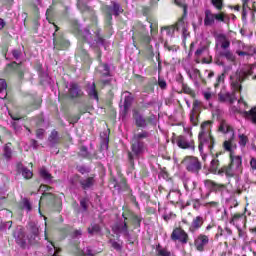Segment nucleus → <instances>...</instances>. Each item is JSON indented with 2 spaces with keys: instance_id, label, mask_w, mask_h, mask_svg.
<instances>
[{
  "instance_id": "nucleus-1",
  "label": "nucleus",
  "mask_w": 256,
  "mask_h": 256,
  "mask_svg": "<svg viewBox=\"0 0 256 256\" xmlns=\"http://www.w3.org/2000/svg\"><path fill=\"white\" fill-rule=\"evenodd\" d=\"M247 77V73L245 70H237L235 74L230 76V85L231 92H220L218 94V99L221 103H228L229 105H233L235 101H237V93H241V83L245 81Z\"/></svg>"
},
{
  "instance_id": "nucleus-2",
  "label": "nucleus",
  "mask_w": 256,
  "mask_h": 256,
  "mask_svg": "<svg viewBox=\"0 0 256 256\" xmlns=\"http://www.w3.org/2000/svg\"><path fill=\"white\" fill-rule=\"evenodd\" d=\"M73 32L75 33V35H77L80 41H85V43H88V45H90L92 49H96L97 47H104V49L107 50V47H109L110 45L109 42L101 37V30H97L96 39L93 40V35H91L89 28L81 30V26H79V23L74 22Z\"/></svg>"
},
{
  "instance_id": "nucleus-3",
  "label": "nucleus",
  "mask_w": 256,
  "mask_h": 256,
  "mask_svg": "<svg viewBox=\"0 0 256 256\" xmlns=\"http://www.w3.org/2000/svg\"><path fill=\"white\" fill-rule=\"evenodd\" d=\"M13 237L17 245L22 247V249H25L27 245H33V243L37 241V237H39V228L37 227V224L31 222L29 224V233L25 236L23 227L18 226L13 233Z\"/></svg>"
},
{
  "instance_id": "nucleus-4",
  "label": "nucleus",
  "mask_w": 256,
  "mask_h": 256,
  "mask_svg": "<svg viewBox=\"0 0 256 256\" xmlns=\"http://www.w3.org/2000/svg\"><path fill=\"white\" fill-rule=\"evenodd\" d=\"M198 141L200 153H203V147H207L209 151L213 150L215 139L211 136V121H206L201 124Z\"/></svg>"
},
{
  "instance_id": "nucleus-5",
  "label": "nucleus",
  "mask_w": 256,
  "mask_h": 256,
  "mask_svg": "<svg viewBox=\"0 0 256 256\" xmlns=\"http://www.w3.org/2000/svg\"><path fill=\"white\" fill-rule=\"evenodd\" d=\"M219 131L220 133H231V136L228 140H225L223 143V148L231 155H235V151L237 150V144H235L233 141H235V130L232 128L227 121L222 120L219 125Z\"/></svg>"
},
{
  "instance_id": "nucleus-6",
  "label": "nucleus",
  "mask_w": 256,
  "mask_h": 256,
  "mask_svg": "<svg viewBox=\"0 0 256 256\" xmlns=\"http://www.w3.org/2000/svg\"><path fill=\"white\" fill-rule=\"evenodd\" d=\"M217 23H227V14L213 13L211 9L204 10V27H215Z\"/></svg>"
},
{
  "instance_id": "nucleus-7",
  "label": "nucleus",
  "mask_w": 256,
  "mask_h": 256,
  "mask_svg": "<svg viewBox=\"0 0 256 256\" xmlns=\"http://www.w3.org/2000/svg\"><path fill=\"white\" fill-rule=\"evenodd\" d=\"M216 47H221L223 51L219 52L220 57H225L227 61H235V55L231 53L229 47H231V41L225 34H219L216 37Z\"/></svg>"
},
{
  "instance_id": "nucleus-8",
  "label": "nucleus",
  "mask_w": 256,
  "mask_h": 256,
  "mask_svg": "<svg viewBox=\"0 0 256 256\" xmlns=\"http://www.w3.org/2000/svg\"><path fill=\"white\" fill-rule=\"evenodd\" d=\"M230 165L222 168V173H225L227 177H233L237 173L241 172V165H243V160L241 156L232 154L230 155Z\"/></svg>"
},
{
  "instance_id": "nucleus-9",
  "label": "nucleus",
  "mask_w": 256,
  "mask_h": 256,
  "mask_svg": "<svg viewBox=\"0 0 256 256\" xmlns=\"http://www.w3.org/2000/svg\"><path fill=\"white\" fill-rule=\"evenodd\" d=\"M147 137H149V133L147 132H140L134 135L132 152L134 153V155H136V157H139V155H141V153H143L145 149V145L143 144V142L140 141V139H147Z\"/></svg>"
},
{
  "instance_id": "nucleus-10",
  "label": "nucleus",
  "mask_w": 256,
  "mask_h": 256,
  "mask_svg": "<svg viewBox=\"0 0 256 256\" xmlns=\"http://www.w3.org/2000/svg\"><path fill=\"white\" fill-rule=\"evenodd\" d=\"M176 145L180 149H191L195 151V140L193 136L180 135L176 137Z\"/></svg>"
},
{
  "instance_id": "nucleus-11",
  "label": "nucleus",
  "mask_w": 256,
  "mask_h": 256,
  "mask_svg": "<svg viewBox=\"0 0 256 256\" xmlns=\"http://www.w3.org/2000/svg\"><path fill=\"white\" fill-rule=\"evenodd\" d=\"M183 163L189 173H199V170L201 169V162L197 157L187 156L183 160Z\"/></svg>"
},
{
  "instance_id": "nucleus-12",
  "label": "nucleus",
  "mask_w": 256,
  "mask_h": 256,
  "mask_svg": "<svg viewBox=\"0 0 256 256\" xmlns=\"http://www.w3.org/2000/svg\"><path fill=\"white\" fill-rule=\"evenodd\" d=\"M204 187L208 193L205 196L201 195L202 199H207L211 193H222L223 189H225L224 185L217 184L212 180H204Z\"/></svg>"
},
{
  "instance_id": "nucleus-13",
  "label": "nucleus",
  "mask_w": 256,
  "mask_h": 256,
  "mask_svg": "<svg viewBox=\"0 0 256 256\" xmlns=\"http://www.w3.org/2000/svg\"><path fill=\"white\" fill-rule=\"evenodd\" d=\"M171 240L179 241V243L182 245H187V243H189V234H187V232L181 228H175L172 231Z\"/></svg>"
},
{
  "instance_id": "nucleus-14",
  "label": "nucleus",
  "mask_w": 256,
  "mask_h": 256,
  "mask_svg": "<svg viewBox=\"0 0 256 256\" xmlns=\"http://www.w3.org/2000/svg\"><path fill=\"white\" fill-rule=\"evenodd\" d=\"M105 12L107 14L108 22L111 23V20L113 19V15H115V17H119V15H121V13H123V8L121 7V5L119 3L112 2L111 6L105 7Z\"/></svg>"
},
{
  "instance_id": "nucleus-15",
  "label": "nucleus",
  "mask_w": 256,
  "mask_h": 256,
  "mask_svg": "<svg viewBox=\"0 0 256 256\" xmlns=\"http://www.w3.org/2000/svg\"><path fill=\"white\" fill-rule=\"evenodd\" d=\"M230 223L235 225L237 230L241 233V229L245 228L247 225V216L244 213L234 214Z\"/></svg>"
},
{
  "instance_id": "nucleus-16",
  "label": "nucleus",
  "mask_w": 256,
  "mask_h": 256,
  "mask_svg": "<svg viewBox=\"0 0 256 256\" xmlns=\"http://www.w3.org/2000/svg\"><path fill=\"white\" fill-rule=\"evenodd\" d=\"M209 245V236L205 234H199L195 239H194V247H196L197 251H205V247Z\"/></svg>"
},
{
  "instance_id": "nucleus-17",
  "label": "nucleus",
  "mask_w": 256,
  "mask_h": 256,
  "mask_svg": "<svg viewBox=\"0 0 256 256\" xmlns=\"http://www.w3.org/2000/svg\"><path fill=\"white\" fill-rule=\"evenodd\" d=\"M83 95V90H81V87H79V85L75 83L70 84V87L68 89V97H70V99H81Z\"/></svg>"
},
{
  "instance_id": "nucleus-18",
  "label": "nucleus",
  "mask_w": 256,
  "mask_h": 256,
  "mask_svg": "<svg viewBox=\"0 0 256 256\" xmlns=\"http://www.w3.org/2000/svg\"><path fill=\"white\" fill-rule=\"evenodd\" d=\"M69 40L65 39L63 35L54 34V47L55 49H67L69 48Z\"/></svg>"
},
{
  "instance_id": "nucleus-19",
  "label": "nucleus",
  "mask_w": 256,
  "mask_h": 256,
  "mask_svg": "<svg viewBox=\"0 0 256 256\" xmlns=\"http://www.w3.org/2000/svg\"><path fill=\"white\" fill-rule=\"evenodd\" d=\"M95 183L96 180L93 176L82 178L79 180V184L84 191H89L90 189H93Z\"/></svg>"
},
{
  "instance_id": "nucleus-20",
  "label": "nucleus",
  "mask_w": 256,
  "mask_h": 256,
  "mask_svg": "<svg viewBox=\"0 0 256 256\" xmlns=\"http://www.w3.org/2000/svg\"><path fill=\"white\" fill-rule=\"evenodd\" d=\"M185 17L186 16L183 15V17H181L174 26L175 31L181 32L184 39L189 35V31L187 30V24H185Z\"/></svg>"
},
{
  "instance_id": "nucleus-21",
  "label": "nucleus",
  "mask_w": 256,
  "mask_h": 256,
  "mask_svg": "<svg viewBox=\"0 0 256 256\" xmlns=\"http://www.w3.org/2000/svg\"><path fill=\"white\" fill-rule=\"evenodd\" d=\"M204 220L202 216H196L193 220L192 223L189 227V232L190 233H197L199 229L203 227Z\"/></svg>"
},
{
  "instance_id": "nucleus-22",
  "label": "nucleus",
  "mask_w": 256,
  "mask_h": 256,
  "mask_svg": "<svg viewBox=\"0 0 256 256\" xmlns=\"http://www.w3.org/2000/svg\"><path fill=\"white\" fill-rule=\"evenodd\" d=\"M185 71H186L189 79L194 81V83H198L199 79H201V71H199V69H197V68H185Z\"/></svg>"
},
{
  "instance_id": "nucleus-23",
  "label": "nucleus",
  "mask_w": 256,
  "mask_h": 256,
  "mask_svg": "<svg viewBox=\"0 0 256 256\" xmlns=\"http://www.w3.org/2000/svg\"><path fill=\"white\" fill-rule=\"evenodd\" d=\"M114 233L116 235H123L124 237H129V229L127 228V223L123 222L117 224L113 227Z\"/></svg>"
},
{
  "instance_id": "nucleus-24",
  "label": "nucleus",
  "mask_w": 256,
  "mask_h": 256,
  "mask_svg": "<svg viewBox=\"0 0 256 256\" xmlns=\"http://www.w3.org/2000/svg\"><path fill=\"white\" fill-rule=\"evenodd\" d=\"M18 173H21L24 179H31L33 177V172L29 170L27 167L23 166V164L17 165Z\"/></svg>"
},
{
  "instance_id": "nucleus-25",
  "label": "nucleus",
  "mask_w": 256,
  "mask_h": 256,
  "mask_svg": "<svg viewBox=\"0 0 256 256\" xmlns=\"http://www.w3.org/2000/svg\"><path fill=\"white\" fill-rule=\"evenodd\" d=\"M183 185L185 190L189 193V191H195V189L197 188V182L193 181L190 178H186L183 181Z\"/></svg>"
},
{
  "instance_id": "nucleus-26",
  "label": "nucleus",
  "mask_w": 256,
  "mask_h": 256,
  "mask_svg": "<svg viewBox=\"0 0 256 256\" xmlns=\"http://www.w3.org/2000/svg\"><path fill=\"white\" fill-rule=\"evenodd\" d=\"M89 97L91 99H95V101H99V95L97 94V88L95 87V83L90 84L86 89Z\"/></svg>"
},
{
  "instance_id": "nucleus-27",
  "label": "nucleus",
  "mask_w": 256,
  "mask_h": 256,
  "mask_svg": "<svg viewBox=\"0 0 256 256\" xmlns=\"http://www.w3.org/2000/svg\"><path fill=\"white\" fill-rule=\"evenodd\" d=\"M98 73H101L102 77H110L111 70L108 64H99L97 68Z\"/></svg>"
},
{
  "instance_id": "nucleus-28",
  "label": "nucleus",
  "mask_w": 256,
  "mask_h": 256,
  "mask_svg": "<svg viewBox=\"0 0 256 256\" xmlns=\"http://www.w3.org/2000/svg\"><path fill=\"white\" fill-rule=\"evenodd\" d=\"M40 177L45 181V183H53V176L47 169L41 168L40 171Z\"/></svg>"
},
{
  "instance_id": "nucleus-29",
  "label": "nucleus",
  "mask_w": 256,
  "mask_h": 256,
  "mask_svg": "<svg viewBox=\"0 0 256 256\" xmlns=\"http://www.w3.org/2000/svg\"><path fill=\"white\" fill-rule=\"evenodd\" d=\"M79 156L83 157L84 159H93L94 157L97 158L95 154H91L89 152V150L87 149V146L80 147Z\"/></svg>"
},
{
  "instance_id": "nucleus-30",
  "label": "nucleus",
  "mask_w": 256,
  "mask_h": 256,
  "mask_svg": "<svg viewBox=\"0 0 256 256\" xmlns=\"http://www.w3.org/2000/svg\"><path fill=\"white\" fill-rule=\"evenodd\" d=\"M179 197H181V193L178 190H172L167 195V199L170 200V203H177Z\"/></svg>"
},
{
  "instance_id": "nucleus-31",
  "label": "nucleus",
  "mask_w": 256,
  "mask_h": 256,
  "mask_svg": "<svg viewBox=\"0 0 256 256\" xmlns=\"http://www.w3.org/2000/svg\"><path fill=\"white\" fill-rule=\"evenodd\" d=\"M7 98V82L5 79H0V99Z\"/></svg>"
},
{
  "instance_id": "nucleus-32",
  "label": "nucleus",
  "mask_w": 256,
  "mask_h": 256,
  "mask_svg": "<svg viewBox=\"0 0 256 256\" xmlns=\"http://www.w3.org/2000/svg\"><path fill=\"white\" fill-rule=\"evenodd\" d=\"M11 118L13 120L12 122V128L14 129L15 133H21V129H22V126L21 124L19 123L20 119L19 117L17 116H13L11 115Z\"/></svg>"
},
{
  "instance_id": "nucleus-33",
  "label": "nucleus",
  "mask_w": 256,
  "mask_h": 256,
  "mask_svg": "<svg viewBox=\"0 0 256 256\" xmlns=\"http://www.w3.org/2000/svg\"><path fill=\"white\" fill-rule=\"evenodd\" d=\"M39 77H40V83L42 85H49L51 83V77H49V74L47 72L40 71Z\"/></svg>"
},
{
  "instance_id": "nucleus-34",
  "label": "nucleus",
  "mask_w": 256,
  "mask_h": 256,
  "mask_svg": "<svg viewBox=\"0 0 256 256\" xmlns=\"http://www.w3.org/2000/svg\"><path fill=\"white\" fill-rule=\"evenodd\" d=\"M134 119L137 127H145L147 122L143 119V116H140L139 112H134Z\"/></svg>"
},
{
  "instance_id": "nucleus-35",
  "label": "nucleus",
  "mask_w": 256,
  "mask_h": 256,
  "mask_svg": "<svg viewBox=\"0 0 256 256\" xmlns=\"http://www.w3.org/2000/svg\"><path fill=\"white\" fill-rule=\"evenodd\" d=\"M161 32L166 37H173L175 35V26L162 27Z\"/></svg>"
},
{
  "instance_id": "nucleus-36",
  "label": "nucleus",
  "mask_w": 256,
  "mask_h": 256,
  "mask_svg": "<svg viewBox=\"0 0 256 256\" xmlns=\"http://www.w3.org/2000/svg\"><path fill=\"white\" fill-rule=\"evenodd\" d=\"M48 141L52 144V145H56V143L59 142V133L57 131H52L49 138H48Z\"/></svg>"
},
{
  "instance_id": "nucleus-37",
  "label": "nucleus",
  "mask_w": 256,
  "mask_h": 256,
  "mask_svg": "<svg viewBox=\"0 0 256 256\" xmlns=\"http://www.w3.org/2000/svg\"><path fill=\"white\" fill-rule=\"evenodd\" d=\"M89 235H97V233H101V227L99 224H92L91 227H88Z\"/></svg>"
},
{
  "instance_id": "nucleus-38",
  "label": "nucleus",
  "mask_w": 256,
  "mask_h": 256,
  "mask_svg": "<svg viewBox=\"0 0 256 256\" xmlns=\"http://www.w3.org/2000/svg\"><path fill=\"white\" fill-rule=\"evenodd\" d=\"M10 144H6L3 149V156L9 161L13 155V150H11Z\"/></svg>"
},
{
  "instance_id": "nucleus-39",
  "label": "nucleus",
  "mask_w": 256,
  "mask_h": 256,
  "mask_svg": "<svg viewBox=\"0 0 256 256\" xmlns=\"http://www.w3.org/2000/svg\"><path fill=\"white\" fill-rule=\"evenodd\" d=\"M218 169H219V160L212 159L210 162L209 170L211 171V173H217Z\"/></svg>"
},
{
  "instance_id": "nucleus-40",
  "label": "nucleus",
  "mask_w": 256,
  "mask_h": 256,
  "mask_svg": "<svg viewBox=\"0 0 256 256\" xmlns=\"http://www.w3.org/2000/svg\"><path fill=\"white\" fill-rule=\"evenodd\" d=\"M238 139V144L240 147H245L247 143H249V138L245 134H239Z\"/></svg>"
},
{
  "instance_id": "nucleus-41",
  "label": "nucleus",
  "mask_w": 256,
  "mask_h": 256,
  "mask_svg": "<svg viewBox=\"0 0 256 256\" xmlns=\"http://www.w3.org/2000/svg\"><path fill=\"white\" fill-rule=\"evenodd\" d=\"M87 1L89 0H78L77 7L80 11H89V6H87Z\"/></svg>"
},
{
  "instance_id": "nucleus-42",
  "label": "nucleus",
  "mask_w": 256,
  "mask_h": 256,
  "mask_svg": "<svg viewBox=\"0 0 256 256\" xmlns=\"http://www.w3.org/2000/svg\"><path fill=\"white\" fill-rule=\"evenodd\" d=\"M174 3L183 9L184 17H187V4L185 0H174Z\"/></svg>"
},
{
  "instance_id": "nucleus-43",
  "label": "nucleus",
  "mask_w": 256,
  "mask_h": 256,
  "mask_svg": "<svg viewBox=\"0 0 256 256\" xmlns=\"http://www.w3.org/2000/svg\"><path fill=\"white\" fill-rule=\"evenodd\" d=\"M245 115L246 117H249L252 123L256 125V109L255 108H252L250 111H246Z\"/></svg>"
},
{
  "instance_id": "nucleus-44",
  "label": "nucleus",
  "mask_w": 256,
  "mask_h": 256,
  "mask_svg": "<svg viewBox=\"0 0 256 256\" xmlns=\"http://www.w3.org/2000/svg\"><path fill=\"white\" fill-rule=\"evenodd\" d=\"M133 103V98L128 95V96H125V99H124V111L127 112L129 110V107H131V104Z\"/></svg>"
},
{
  "instance_id": "nucleus-45",
  "label": "nucleus",
  "mask_w": 256,
  "mask_h": 256,
  "mask_svg": "<svg viewBox=\"0 0 256 256\" xmlns=\"http://www.w3.org/2000/svg\"><path fill=\"white\" fill-rule=\"evenodd\" d=\"M22 209H25V211L29 212L33 207L31 206V202H29V199L23 198L22 199Z\"/></svg>"
},
{
  "instance_id": "nucleus-46",
  "label": "nucleus",
  "mask_w": 256,
  "mask_h": 256,
  "mask_svg": "<svg viewBox=\"0 0 256 256\" xmlns=\"http://www.w3.org/2000/svg\"><path fill=\"white\" fill-rule=\"evenodd\" d=\"M200 109H201V102H199L198 100H195L193 102V108L190 113L198 115Z\"/></svg>"
},
{
  "instance_id": "nucleus-47",
  "label": "nucleus",
  "mask_w": 256,
  "mask_h": 256,
  "mask_svg": "<svg viewBox=\"0 0 256 256\" xmlns=\"http://www.w3.org/2000/svg\"><path fill=\"white\" fill-rule=\"evenodd\" d=\"M211 4L217 11H221L223 9V0H210Z\"/></svg>"
},
{
  "instance_id": "nucleus-48",
  "label": "nucleus",
  "mask_w": 256,
  "mask_h": 256,
  "mask_svg": "<svg viewBox=\"0 0 256 256\" xmlns=\"http://www.w3.org/2000/svg\"><path fill=\"white\" fill-rule=\"evenodd\" d=\"M164 49H166L169 52L176 53V51L179 49V46L177 45H169L168 42L164 43Z\"/></svg>"
},
{
  "instance_id": "nucleus-49",
  "label": "nucleus",
  "mask_w": 256,
  "mask_h": 256,
  "mask_svg": "<svg viewBox=\"0 0 256 256\" xmlns=\"http://www.w3.org/2000/svg\"><path fill=\"white\" fill-rule=\"evenodd\" d=\"M225 81V73H222L217 76L216 82L214 83V87L217 89Z\"/></svg>"
},
{
  "instance_id": "nucleus-50",
  "label": "nucleus",
  "mask_w": 256,
  "mask_h": 256,
  "mask_svg": "<svg viewBox=\"0 0 256 256\" xmlns=\"http://www.w3.org/2000/svg\"><path fill=\"white\" fill-rule=\"evenodd\" d=\"M199 114L190 113V123L195 127L199 123Z\"/></svg>"
},
{
  "instance_id": "nucleus-51",
  "label": "nucleus",
  "mask_w": 256,
  "mask_h": 256,
  "mask_svg": "<svg viewBox=\"0 0 256 256\" xmlns=\"http://www.w3.org/2000/svg\"><path fill=\"white\" fill-rule=\"evenodd\" d=\"M15 66L19 79H23V69L21 68V64H18L17 62L12 63V67Z\"/></svg>"
},
{
  "instance_id": "nucleus-52",
  "label": "nucleus",
  "mask_w": 256,
  "mask_h": 256,
  "mask_svg": "<svg viewBox=\"0 0 256 256\" xmlns=\"http://www.w3.org/2000/svg\"><path fill=\"white\" fill-rule=\"evenodd\" d=\"M106 139L104 140V142L101 144V149H109V134L107 132L104 133Z\"/></svg>"
},
{
  "instance_id": "nucleus-53",
  "label": "nucleus",
  "mask_w": 256,
  "mask_h": 256,
  "mask_svg": "<svg viewBox=\"0 0 256 256\" xmlns=\"http://www.w3.org/2000/svg\"><path fill=\"white\" fill-rule=\"evenodd\" d=\"M79 256H94L93 250H91L89 247L84 248Z\"/></svg>"
},
{
  "instance_id": "nucleus-54",
  "label": "nucleus",
  "mask_w": 256,
  "mask_h": 256,
  "mask_svg": "<svg viewBox=\"0 0 256 256\" xmlns=\"http://www.w3.org/2000/svg\"><path fill=\"white\" fill-rule=\"evenodd\" d=\"M142 43L151 51V46H149V43H151V37H149V35L142 38Z\"/></svg>"
},
{
  "instance_id": "nucleus-55",
  "label": "nucleus",
  "mask_w": 256,
  "mask_h": 256,
  "mask_svg": "<svg viewBox=\"0 0 256 256\" xmlns=\"http://www.w3.org/2000/svg\"><path fill=\"white\" fill-rule=\"evenodd\" d=\"M192 207L196 211H199V209H201V201H199V199L192 200Z\"/></svg>"
},
{
  "instance_id": "nucleus-56",
  "label": "nucleus",
  "mask_w": 256,
  "mask_h": 256,
  "mask_svg": "<svg viewBox=\"0 0 256 256\" xmlns=\"http://www.w3.org/2000/svg\"><path fill=\"white\" fill-rule=\"evenodd\" d=\"M176 215L172 212H170L169 214H164L163 215V219L164 221H166V223H169V221H171V219H175Z\"/></svg>"
},
{
  "instance_id": "nucleus-57",
  "label": "nucleus",
  "mask_w": 256,
  "mask_h": 256,
  "mask_svg": "<svg viewBox=\"0 0 256 256\" xmlns=\"http://www.w3.org/2000/svg\"><path fill=\"white\" fill-rule=\"evenodd\" d=\"M191 126H183V131L186 133V137H193V132L191 131Z\"/></svg>"
},
{
  "instance_id": "nucleus-58",
  "label": "nucleus",
  "mask_w": 256,
  "mask_h": 256,
  "mask_svg": "<svg viewBox=\"0 0 256 256\" xmlns=\"http://www.w3.org/2000/svg\"><path fill=\"white\" fill-rule=\"evenodd\" d=\"M182 91L186 95H191V93H193V90L189 86H187V84H182Z\"/></svg>"
},
{
  "instance_id": "nucleus-59",
  "label": "nucleus",
  "mask_w": 256,
  "mask_h": 256,
  "mask_svg": "<svg viewBox=\"0 0 256 256\" xmlns=\"http://www.w3.org/2000/svg\"><path fill=\"white\" fill-rule=\"evenodd\" d=\"M110 243L113 249H115L116 251H121V244H119L117 241L110 240Z\"/></svg>"
},
{
  "instance_id": "nucleus-60",
  "label": "nucleus",
  "mask_w": 256,
  "mask_h": 256,
  "mask_svg": "<svg viewBox=\"0 0 256 256\" xmlns=\"http://www.w3.org/2000/svg\"><path fill=\"white\" fill-rule=\"evenodd\" d=\"M81 235H83V231H81V229L75 230V231L72 233V238H73V239H79V238L81 237Z\"/></svg>"
},
{
  "instance_id": "nucleus-61",
  "label": "nucleus",
  "mask_w": 256,
  "mask_h": 256,
  "mask_svg": "<svg viewBox=\"0 0 256 256\" xmlns=\"http://www.w3.org/2000/svg\"><path fill=\"white\" fill-rule=\"evenodd\" d=\"M161 177H163V179H165L166 181H171L169 173H167V170H165V168L161 170Z\"/></svg>"
},
{
  "instance_id": "nucleus-62",
  "label": "nucleus",
  "mask_w": 256,
  "mask_h": 256,
  "mask_svg": "<svg viewBox=\"0 0 256 256\" xmlns=\"http://www.w3.org/2000/svg\"><path fill=\"white\" fill-rule=\"evenodd\" d=\"M250 169L253 171V173H256V158H251Z\"/></svg>"
},
{
  "instance_id": "nucleus-63",
  "label": "nucleus",
  "mask_w": 256,
  "mask_h": 256,
  "mask_svg": "<svg viewBox=\"0 0 256 256\" xmlns=\"http://www.w3.org/2000/svg\"><path fill=\"white\" fill-rule=\"evenodd\" d=\"M202 94L206 101H211V97H213V93H211L209 91H204V92H202Z\"/></svg>"
},
{
  "instance_id": "nucleus-64",
  "label": "nucleus",
  "mask_w": 256,
  "mask_h": 256,
  "mask_svg": "<svg viewBox=\"0 0 256 256\" xmlns=\"http://www.w3.org/2000/svg\"><path fill=\"white\" fill-rule=\"evenodd\" d=\"M43 135H45V130L44 129H38L36 131V136H37V139H43Z\"/></svg>"
}]
</instances>
